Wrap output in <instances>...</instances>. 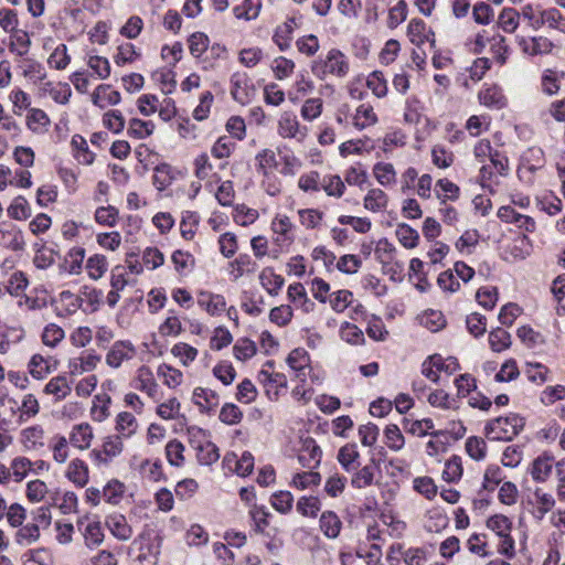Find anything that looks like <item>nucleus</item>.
I'll return each mask as SVG.
<instances>
[{
    "mask_svg": "<svg viewBox=\"0 0 565 565\" xmlns=\"http://www.w3.org/2000/svg\"><path fill=\"white\" fill-rule=\"evenodd\" d=\"M0 243L8 249L18 252L25 246L24 235L21 228L10 222L0 223Z\"/></svg>",
    "mask_w": 565,
    "mask_h": 565,
    "instance_id": "nucleus-17",
    "label": "nucleus"
},
{
    "mask_svg": "<svg viewBox=\"0 0 565 565\" xmlns=\"http://www.w3.org/2000/svg\"><path fill=\"white\" fill-rule=\"evenodd\" d=\"M388 195L380 188H371L363 198V206L372 213H382L388 206Z\"/></svg>",
    "mask_w": 565,
    "mask_h": 565,
    "instance_id": "nucleus-30",
    "label": "nucleus"
},
{
    "mask_svg": "<svg viewBox=\"0 0 565 565\" xmlns=\"http://www.w3.org/2000/svg\"><path fill=\"white\" fill-rule=\"evenodd\" d=\"M322 451L312 438L302 440V446L299 449L298 460L302 467L316 468L321 461Z\"/></svg>",
    "mask_w": 565,
    "mask_h": 565,
    "instance_id": "nucleus-23",
    "label": "nucleus"
},
{
    "mask_svg": "<svg viewBox=\"0 0 565 565\" xmlns=\"http://www.w3.org/2000/svg\"><path fill=\"white\" fill-rule=\"evenodd\" d=\"M349 58L339 49L329 50L326 55H320L311 64L312 74L319 79L328 77L343 78L349 74Z\"/></svg>",
    "mask_w": 565,
    "mask_h": 565,
    "instance_id": "nucleus-1",
    "label": "nucleus"
},
{
    "mask_svg": "<svg viewBox=\"0 0 565 565\" xmlns=\"http://www.w3.org/2000/svg\"><path fill=\"white\" fill-rule=\"evenodd\" d=\"M24 565H52L53 556L49 548L40 547L23 554Z\"/></svg>",
    "mask_w": 565,
    "mask_h": 565,
    "instance_id": "nucleus-63",
    "label": "nucleus"
},
{
    "mask_svg": "<svg viewBox=\"0 0 565 565\" xmlns=\"http://www.w3.org/2000/svg\"><path fill=\"white\" fill-rule=\"evenodd\" d=\"M297 511L306 518H316L321 509V501L315 495H303L297 501Z\"/></svg>",
    "mask_w": 565,
    "mask_h": 565,
    "instance_id": "nucleus-62",
    "label": "nucleus"
},
{
    "mask_svg": "<svg viewBox=\"0 0 565 565\" xmlns=\"http://www.w3.org/2000/svg\"><path fill=\"white\" fill-rule=\"evenodd\" d=\"M171 354L179 360L183 366H189L199 354L196 348L185 343L178 342L171 348Z\"/></svg>",
    "mask_w": 565,
    "mask_h": 565,
    "instance_id": "nucleus-57",
    "label": "nucleus"
},
{
    "mask_svg": "<svg viewBox=\"0 0 565 565\" xmlns=\"http://www.w3.org/2000/svg\"><path fill=\"white\" fill-rule=\"evenodd\" d=\"M192 402L200 408L202 413H211L217 408L220 404V397L218 394L213 390L196 387L192 394Z\"/></svg>",
    "mask_w": 565,
    "mask_h": 565,
    "instance_id": "nucleus-27",
    "label": "nucleus"
},
{
    "mask_svg": "<svg viewBox=\"0 0 565 565\" xmlns=\"http://www.w3.org/2000/svg\"><path fill=\"white\" fill-rule=\"evenodd\" d=\"M277 134L284 139H296L302 142L308 136V128L299 122L294 111L286 110L279 115Z\"/></svg>",
    "mask_w": 565,
    "mask_h": 565,
    "instance_id": "nucleus-6",
    "label": "nucleus"
},
{
    "mask_svg": "<svg viewBox=\"0 0 565 565\" xmlns=\"http://www.w3.org/2000/svg\"><path fill=\"white\" fill-rule=\"evenodd\" d=\"M93 437L92 427L86 423H82L72 427L68 441L73 447L85 450L89 448Z\"/></svg>",
    "mask_w": 565,
    "mask_h": 565,
    "instance_id": "nucleus-33",
    "label": "nucleus"
},
{
    "mask_svg": "<svg viewBox=\"0 0 565 565\" xmlns=\"http://www.w3.org/2000/svg\"><path fill=\"white\" fill-rule=\"evenodd\" d=\"M135 388L146 393L150 398H160V388L156 382L152 371L148 366H140L135 376Z\"/></svg>",
    "mask_w": 565,
    "mask_h": 565,
    "instance_id": "nucleus-19",
    "label": "nucleus"
},
{
    "mask_svg": "<svg viewBox=\"0 0 565 565\" xmlns=\"http://www.w3.org/2000/svg\"><path fill=\"white\" fill-rule=\"evenodd\" d=\"M478 100L482 106L495 110L503 109L508 105V98L497 84L483 85L478 92Z\"/></svg>",
    "mask_w": 565,
    "mask_h": 565,
    "instance_id": "nucleus-16",
    "label": "nucleus"
},
{
    "mask_svg": "<svg viewBox=\"0 0 565 565\" xmlns=\"http://www.w3.org/2000/svg\"><path fill=\"white\" fill-rule=\"evenodd\" d=\"M565 73L554 68H545L541 75V89L548 96L556 95L561 89V81Z\"/></svg>",
    "mask_w": 565,
    "mask_h": 565,
    "instance_id": "nucleus-40",
    "label": "nucleus"
},
{
    "mask_svg": "<svg viewBox=\"0 0 565 565\" xmlns=\"http://www.w3.org/2000/svg\"><path fill=\"white\" fill-rule=\"evenodd\" d=\"M545 164L544 152L541 148H529L521 159V164L518 169L519 179L525 183L532 184L534 182L532 174L542 169Z\"/></svg>",
    "mask_w": 565,
    "mask_h": 565,
    "instance_id": "nucleus-7",
    "label": "nucleus"
},
{
    "mask_svg": "<svg viewBox=\"0 0 565 565\" xmlns=\"http://www.w3.org/2000/svg\"><path fill=\"white\" fill-rule=\"evenodd\" d=\"M534 508L532 515L535 520L542 521L545 515L555 507V499L553 494L545 492L543 489H535L533 492Z\"/></svg>",
    "mask_w": 565,
    "mask_h": 565,
    "instance_id": "nucleus-31",
    "label": "nucleus"
},
{
    "mask_svg": "<svg viewBox=\"0 0 565 565\" xmlns=\"http://www.w3.org/2000/svg\"><path fill=\"white\" fill-rule=\"evenodd\" d=\"M25 126L35 135H44L50 129L51 119L44 110L30 108L25 116Z\"/></svg>",
    "mask_w": 565,
    "mask_h": 565,
    "instance_id": "nucleus-28",
    "label": "nucleus"
},
{
    "mask_svg": "<svg viewBox=\"0 0 565 565\" xmlns=\"http://www.w3.org/2000/svg\"><path fill=\"white\" fill-rule=\"evenodd\" d=\"M256 269L257 264L247 254H241L230 263V276L234 281L242 278L245 274H254Z\"/></svg>",
    "mask_w": 565,
    "mask_h": 565,
    "instance_id": "nucleus-41",
    "label": "nucleus"
},
{
    "mask_svg": "<svg viewBox=\"0 0 565 565\" xmlns=\"http://www.w3.org/2000/svg\"><path fill=\"white\" fill-rule=\"evenodd\" d=\"M71 63V55L68 54L67 46L60 43L47 57V64L54 70H65Z\"/></svg>",
    "mask_w": 565,
    "mask_h": 565,
    "instance_id": "nucleus-64",
    "label": "nucleus"
},
{
    "mask_svg": "<svg viewBox=\"0 0 565 565\" xmlns=\"http://www.w3.org/2000/svg\"><path fill=\"white\" fill-rule=\"evenodd\" d=\"M198 305L212 317L221 316L226 310V300L224 296L206 290H201L198 294Z\"/></svg>",
    "mask_w": 565,
    "mask_h": 565,
    "instance_id": "nucleus-22",
    "label": "nucleus"
},
{
    "mask_svg": "<svg viewBox=\"0 0 565 565\" xmlns=\"http://www.w3.org/2000/svg\"><path fill=\"white\" fill-rule=\"evenodd\" d=\"M19 402L6 394L0 393V428L4 430L14 429L20 426Z\"/></svg>",
    "mask_w": 565,
    "mask_h": 565,
    "instance_id": "nucleus-9",
    "label": "nucleus"
},
{
    "mask_svg": "<svg viewBox=\"0 0 565 565\" xmlns=\"http://www.w3.org/2000/svg\"><path fill=\"white\" fill-rule=\"evenodd\" d=\"M49 494L51 495L52 492H50L47 484L44 481L34 479L26 483L25 495L30 502H42Z\"/></svg>",
    "mask_w": 565,
    "mask_h": 565,
    "instance_id": "nucleus-59",
    "label": "nucleus"
},
{
    "mask_svg": "<svg viewBox=\"0 0 565 565\" xmlns=\"http://www.w3.org/2000/svg\"><path fill=\"white\" fill-rule=\"evenodd\" d=\"M262 0H244L239 6L233 8L236 19L250 21L259 15Z\"/></svg>",
    "mask_w": 565,
    "mask_h": 565,
    "instance_id": "nucleus-51",
    "label": "nucleus"
},
{
    "mask_svg": "<svg viewBox=\"0 0 565 565\" xmlns=\"http://www.w3.org/2000/svg\"><path fill=\"white\" fill-rule=\"evenodd\" d=\"M189 434L191 436L190 444L196 451V458L201 465L210 466L218 460V448L205 438V434L201 429L193 428L189 430Z\"/></svg>",
    "mask_w": 565,
    "mask_h": 565,
    "instance_id": "nucleus-5",
    "label": "nucleus"
},
{
    "mask_svg": "<svg viewBox=\"0 0 565 565\" xmlns=\"http://www.w3.org/2000/svg\"><path fill=\"white\" fill-rule=\"evenodd\" d=\"M490 51L499 65H504L510 55V47L504 36L497 34L491 39Z\"/></svg>",
    "mask_w": 565,
    "mask_h": 565,
    "instance_id": "nucleus-61",
    "label": "nucleus"
},
{
    "mask_svg": "<svg viewBox=\"0 0 565 565\" xmlns=\"http://www.w3.org/2000/svg\"><path fill=\"white\" fill-rule=\"evenodd\" d=\"M136 417L128 412L119 413L116 417L115 430L122 437H131L137 430Z\"/></svg>",
    "mask_w": 565,
    "mask_h": 565,
    "instance_id": "nucleus-55",
    "label": "nucleus"
},
{
    "mask_svg": "<svg viewBox=\"0 0 565 565\" xmlns=\"http://www.w3.org/2000/svg\"><path fill=\"white\" fill-rule=\"evenodd\" d=\"M71 391L72 388L67 377L62 375L52 377L44 386V393L52 395L55 401L64 399Z\"/></svg>",
    "mask_w": 565,
    "mask_h": 565,
    "instance_id": "nucleus-46",
    "label": "nucleus"
},
{
    "mask_svg": "<svg viewBox=\"0 0 565 565\" xmlns=\"http://www.w3.org/2000/svg\"><path fill=\"white\" fill-rule=\"evenodd\" d=\"M532 253V242L526 235H518L504 248V259L523 260Z\"/></svg>",
    "mask_w": 565,
    "mask_h": 565,
    "instance_id": "nucleus-21",
    "label": "nucleus"
},
{
    "mask_svg": "<svg viewBox=\"0 0 565 565\" xmlns=\"http://www.w3.org/2000/svg\"><path fill=\"white\" fill-rule=\"evenodd\" d=\"M286 363L294 372L295 377L300 382H305L311 372L310 355L303 348H296L286 358Z\"/></svg>",
    "mask_w": 565,
    "mask_h": 565,
    "instance_id": "nucleus-12",
    "label": "nucleus"
},
{
    "mask_svg": "<svg viewBox=\"0 0 565 565\" xmlns=\"http://www.w3.org/2000/svg\"><path fill=\"white\" fill-rule=\"evenodd\" d=\"M553 468H555L554 456L545 451L532 461L529 473L535 482H545L551 477Z\"/></svg>",
    "mask_w": 565,
    "mask_h": 565,
    "instance_id": "nucleus-20",
    "label": "nucleus"
},
{
    "mask_svg": "<svg viewBox=\"0 0 565 565\" xmlns=\"http://www.w3.org/2000/svg\"><path fill=\"white\" fill-rule=\"evenodd\" d=\"M46 431L40 424H33L21 429L19 443L29 452L41 454L46 447Z\"/></svg>",
    "mask_w": 565,
    "mask_h": 565,
    "instance_id": "nucleus-8",
    "label": "nucleus"
},
{
    "mask_svg": "<svg viewBox=\"0 0 565 565\" xmlns=\"http://www.w3.org/2000/svg\"><path fill=\"white\" fill-rule=\"evenodd\" d=\"M373 177L384 188H393L397 181V172L390 162H377L372 169Z\"/></svg>",
    "mask_w": 565,
    "mask_h": 565,
    "instance_id": "nucleus-38",
    "label": "nucleus"
},
{
    "mask_svg": "<svg viewBox=\"0 0 565 565\" xmlns=\"http://www.w3.org/2000/svg\"><path fill=\"white\" fill-rule=\"evenodd\" d=\"M230 94L232 98L241 105H247L255 98L256 87L247 73L235 72L232 74Z\"/></svg>",
    "mask_w": 565,
    "mask_h": 565,
    "instance_id": "nucleus-4",
    "label": "nucleus"
},
{
    "mask_svg": "<svg viewBox=\"0 0 565 565\" xmlns=\"http://www.w3.org/2000/svg\"><path fill=\"white\" fill-rule=\"evenodd\" d=\"M85 258V252L81 247L72 248L65 259L64 263L58 266L60 275H76L79 274L82 269V264Z\"/></svg>",
    "mask_w": 565,
    "mask_h": 565,
    "instance_id": "nucleus-35",
    "label": "nucleus"
},
{
    "mask_svg": "<svg viewBox=\"0 0 565 565\" xmlns=\"http://www.w3.org/2000/svg\"><path fill=\"white\" fill-rule=\"evenodd\" d=\"M28 371L33 379L43 380L53 371L51 359L39 353L33 354L28 363Z\"/></svg>",
    "mask_w": 565,
    "mask_h": 565,
    "instance_id": "nucleus-42",
    "label": "nucleus"
},
{
    "mask_svg": "<svg viewBox=\"0 0 565 565\" xmlns=\"http://www.w3.org/2000/svg\"><path fill=\"white\" fill-rule=\"evenodd\" d=\"M426 529L429 532L438 533L448 525L447 514L439 508H433L426 512Z\"/></svg>",
    "mask_w": 565,
    "mask_h": 565,
    "instance_id": "nucleus-58",
    "label": "nucleus"
},
{
    "mask_svg": "<svg viewBox=\"0 0 565 565\" xmlns=\"http://www.w3.org/2000/svg\"><path fill=\"white\" fill-rule=\"evenodd\" d=\"M273 362H267L258 373V381L265 387L268 395L277 398L280 388L287 387V376L284 373L270 371Z\"/></svg>",
    "mask_w": 565,
    "mask_h": 565,
    "instance_id": "nucleus-13",
    "label": "nucleus"
},
{
    "mask_svg": "<svg viewBox=\"0 0 565 565\" xmlns=\"http://www.w3.org/2000/svg\"><path fill=\"white\" fill-rule=\"evenodd\" d=\"M395 235L399 244L407 249H413L418 245V232L406 223L397 224Z\"/></svg>",
    "mask_w": 565,
    "mask_h": 565,
    "instance_id": "nucleus-49",
    "label": "nucleus"
},
{
    "mask_svg": "<svg viewBox=\"0 0 565 565\" xmlns=\"http://www.w3.org/2000/svg\"><path fill=\"white\" fill-rule=\"evenodd\" d=\"M100 362V356L90 352H85L78 358L71 359L68 370L74 375L93 371Z\"/></svg>",
    "mask_w": 565,
    "mask_h": 565,
    "instance_id": "nucleus-36",
    "label": "nucleus"
},
{
    "mask_svg": "<svg viewBox=\"0 0 565 565\" xmlns=\"http://www.w3.org/2000/svg\"><path fill=\"white\" fill-rule=\"evenodd\" d=\"M157 375L169 388L175 390L183 383V373L169 364L162 363L157 369Z\"/></svg>",
    "mask_w": 565,
    "mask_h": 565,
    "instance_id": "nucleus-47",
    "label": "nucleus"
},
{
    "mask_svg": "<svg viewBox=\"0 0 565 565\" xmlns=\"http://www.w3.org/2000/svg\"><path fill=\"white\" fill-rule=\"evenodd\" d=\"M518 45L529 56L547 55L554 49V43L546 36L518 38Z\"/></svg>",
    "mask_w": 565,
    "mask_h": 565,
    "instance_id": "nucleus-15",
    "label": "nucleus"
},
{
    "mask_svg": "<svg viewBox=\"0 0 565 565\" xmlns=\"http://www.w3.org/2000/svg\"><path fill=\"white\" fill-rule=\"evenodd\" d=\"M524 427L523 417L511 413L507 416H500L491 419L484 427L486 436L491 440H512Z\"/></svg>",
    "mask_w": 565,
    "mask_h": 565,
    "instance_id": "nucleus-2",
    "label": "nucleus"
},
{
    "mask_svg": "<svg viewBox=\"0 0 565 565\" xmlns=\"http://www.w3.org/2000/svg\"><path fill=\"white\" fill-rule=\"evenodd\" d=\"M376 260L381 264L384 274L394 278L404 270V262L398 258L397 248L387 238H381L374 247Z\"/></svg>",
    "mask_w": 565,
    "mask_h": 565,
    "instance_id": "nucleus-3",
    "label": "nucleus"
},
{
    "mask_svg": "<svg viewBox=\"0 0 565 565\" xmlns=\"http://www.w3.org/2000/svg\"><path fill=\"white\" fill-rule=\"evenodd\" d=\"M223 462L230 470H234L241 477L248 476L254 469V457L248 451H244L239 457L235 454H228L224 457Z\"/></svg>",
    "mask_w": 565,
    "mask_h": 565,
    "instance_id": "nucleus-26",
    "label": "nucleus"
},
{
    "mask_svg": "<svg viewBox=\"0 0 565 565\" xmlns=\"http://www.w3.org/2000/svg\"><path fill=\"white\" fill-rule=\"evenodd\" d=\"M544 26L565 33V17L556 8L543 9L541 29Z\"/></svg>",
    "mask_w": 565,
    "mask_h": 565,
    "instance_id": "nucleus-54",
    "label": "nucleus"
},
{
    "mask_svg": "<svg viewBox=\"0 0 565 565\" xmlns=\"http://www.w3.org/2000/svg\"><path fill=\"white\" fill-rule=\"evenodd\" d=\"M51 505L58 509L62 514L76 513L78 509V498L73 491H63L55 489L51 494Z\"/></svg>",
    "mask_w": 565,
    "mask_h": 565,
    "instance_id": "nucleus-25",
    "label": "nucleus"
},
{
    "mask_svg": "<svg viewBox=\"0 0 565 565\" xmlns=\"http://www.w3.org/2000/svg\"><path fill=\"white\" fill-rule=\"evenodd\" d=\"M258 279L262 287L270 296H277L285 284L284 277L276 274L273 267H264L259 273Z\"/></svg>",
    "mask_w": 565,
    "mask_h": 565,
    "instance_id": "nucleus-32",
    "label": "nucleus"
},
{
    "mask_svg": "<svg viewBox=\"0 0 565 565\" xmlns=\"http://www.w3.org/2000/svg\"><path fill=\"white\" fill-rule=\"evenodd\" d=\"M74 157L79 163L92 164L95 160V152L88 147V143L81 135H74L71 140Z\"/></svg>",
    "mask_w": 565,
    "mask_h": 565,
    "instance_id": "nucleus-43",
    "label": "nucleus"
},
{
    "mask_svg": "<svg viewBox=\"0 0 565 565\" xmlns=\"http://www.w3.org/2000/svg\"><path fill=\"white\" fill-rule=\"evenodd\" d=\"M295 225L290 217L285 214H276L270 223V230L275 237V244L279 246L290 245L294 242Z\"/></svg>",
    "mask_w": 565,
    "mask_h": 565,
    "instance_id": "nucleus-14",
    "label": "nucleus"
},
{
    "mask_svg": "<svg viewBox=\"0 0 565 565\" xmlns=\"http://www.w3.org/2000/svg\"><path fill=\"white\" fill-rule=\"evenodd\" d=\"M7 214L15 221H25L32 214L29 201L23 195H17L7 207Z\"/></svg>",
    "mask_w": 565,
    "mask_h": 565,
    "instance_id": "nucleus-44",
    "label": "nucleus"
},
{
    "mask_svg": "<svg viewBox=\"0 0 565 565\" xmlns=\"http://www.w3.org/2000/svg\"><path fill=\"white\" fill-rule=\"evenodd\" d=\"M31 46L30 35L24 30L14 31L10 34V51L18 56H25Z\"/></svg>",
    "mask_w": 565,
    "mask_h": 565,
    "instance_id": "nucleus-53",
    "label": "nucleus"
},
{
    "mask_svg": "<svg viewBox=\"0 0 565 565\" xmlns=\"http://www.w3.org/2000/svg\"><path fill=\"white\" fill-rule=\"evenodd\" d=\"M338 462L345 472H353L360 467V452L355 444H347L342 446L337 455Z\"/></svg>",
    "mask_w": 565,
    "mask_h": 565,
    "instance_id": "nucleus-34",
    "label": "nucleus"
},
{
    "mask_svg": "<svg viewBox=\"0 0 565 565\" xmlns=\"http://www.w3.org/2000/svg\"><path fill=\"white\" fill-rule=\"evenodd\" d=\"M134 354L135 349L130 342L118 341L108 352V365L118 367L125 360H130Z\"/></svg>",
    "mask_w": 565,
    "mask_h": 565,
    "instance_id": "nucleus-39",
    "label": "nucleus"
},
{
    "mask_svg": "<svg viewBox=\"0 0 565 565\" xmlns=\"http://www.w3.org/2000/svg\"><path fill=\"white\" fill-rule=\"evenodd\" d=\"M406 35L412 44L422 47L425 43L435 45V32L429 28L426 22L419 18L409 20L406 28Z\"/></svg>",
    "mask_w": 565,
    "mask_h": 565,
    "instance_id": "nucleus-10",
    "label": "nucleus"
},
{
    "mask_svg": "<svg viewBox=\"0 0 565 565\" xmlns=\"http://www.w3.org/2000/svg\"><path fill=\"white\" fill-rule=\"evenodd\" d=\"M376 122L377 115L375 114L373 106L370 104H361L352 115V125L359 130L371 127Z\"/></svg>",
    "mask_w": 565,
    "mask_h": 565,
    "instance_id": "nucleus-37",
    "label": "nucleus"
},
{
    "mask_svg": "<svg viewBox=\"0 0 565 565\" xmlns=\"http://www.w3.org/2000/svg\"><path fill=\"white\" fill-rule=\"evenodd\" d=\"M248 514L253 520L257 533L264 534L269 526L270 513L265 505L252 504Z\"/></svg>",
    "mask_w": 565,
    "mask_h": 565,
    "instance_id": "nucleus-56",
    "label": "nucleus"
},
{
    "mask_svg": "<svg viewBox=\"0 0 565 565\" xmlns=\"http://www.w3.org/2000/svg\"><path fill=\"white\" fill-rule=\"evenodd\" d=\"M349 473L352 488L362 490L374 484L376 476L380 475V468L374 460H371L362 468H355L353 472Z\"/></svg>",
    "mask_w": 565,
    "mask_h": 565,
    "instance_id": "nucleus-18",
    "label": "nucleus"
},
{
    "mask_svg": "<svg viewBox=\"0 0 565 565\" xmlns=\"http://www.w3.org/2000/svg\"><path fill=\"white\" fill-rule=\"evenodd\" d=\"M20 404L19 416L21 425L34 418L40 413V403L35 395L25 394Z\"/></svg>",
    "mask_w": 565,
    "mask_h": 565,
    "instance_id": "nucleus-50",
    "label": "nucleus"
},
{
    "mask_svg": "<svg viewBox=\"0 0 565 565\" xmlns=\"http://www.w3.org/2000/svg\"><path fill=\"white\" fill-rule=\"evenodd\" d=\"M108 530L120 541H128L132 535L131 526L121 514H116L110 518L108 521Z\"/></svg>",
    "mask_w": 565,
    "mask_h": 565,
    "instance_id": "nucleus-52",
    "label": "nucleus"
},
{
    "mask_svg": "<svg viewBox=\"0 0 565 565\" xmlns=\"http://www.w3.org/2000/svg\"><path fill=\"white\" fill-rule=\"evenodd\" d=\"M366 87L377 98H383L387 95L388 87L387 81L381 71H374L366 77Z\"/></svg>",
    "mask_w": 565,
    "mask_h": 565,
    "instance_id": "nucleus-60",
    "label": "nucleus"
},
{
    "mask_svg": "<svg viewBox=\"0 0 565 565\" xmlns=\"http://www.w3.org/2000/svg\"><path fill=\"white\" fill-rule=\"evenodd\" d=\"M342 527L340 518L332 511H326L320 516V529L329 539L339 536Z\"/></svg>",
    "mask_w": 565,
    "mask_h": 565,
    "instance_id": "nucleus-48",
    "label": "nucleus"
},
{
    "mask_svg": "<svg viewBox=\"0 0 565 565\" xmlns=\"http://www.w3.org/2000/svg\"><path fill=\"white\" fill-rule=\"evenodd\" d=\"M299 23L295 17L288 18L285 22L279 24L273 35L274 42L277 44L280 51L289 49L292 34L298 29Z\"/></svg>",
    "mask_w": 565,
    "mask_h": 565,
    "instance_id": "nucleus-29",
    "label": "nucleus"
},
{
    "mask_svg": "<svg viewBox=\"0 0 565 565\" xmlns=\"http://www.w3.org/2000/svg\"><path fill=\"white\" fill-rule=\"evenodd\" d=\"M86 547L94 550L105 540L104 526L97 516H86L78 522Z\"/></svg>",
    "mask_w": 565,
    "mask_h": 565,
    "instance_id": "nucleus-11",
    "label": "nucleus"
},
{
    "mask_svg": "<svg viewBox=\"0 0 565 565\" xmlns=\"http://www.w3.org/2000/svg\"><path fill=\"white\" fill-rule=\"evenodd\" d=\"M427 402L435 408L444 411H457L459 408L456 398L451 397L445 390L437 388L427 396Z\"/></svg>",
    "mask_w": 565,
    "mask_h": 565,
    "instance_id": "nucleus-45",
    "label": "nucleus"
},
{
    "mask_svg": "<svg viewBox=\"0 0 565 565\" xmlns=\"http://www.w3.org/2000/svg\"><path fill=\"white\" fill-rule=\"evenodd\" d=\"M64 476L76 487L84 488L89 480L88 466L84 460L75 458L67 465Z\"/></svg>",
    "mask_w": 565,
    "mask_h": 565,
    "instance_id": "nucleus-24",
    "label": "nucleus"
}]
</instances>
